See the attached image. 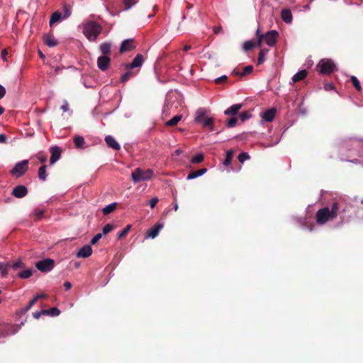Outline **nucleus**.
<instances>
[{
    "mask_svg": "<svg viewBox=\"0 0 363 363\" xmlns=\"http://www.w3.org/2000/svg\"><path fill=\"white\" fill-rule=\"evenodd\" d=\"M339 209V204L334 203L330 209L328 207H325L319 209L316 213V222L319 225H323L328 220H330L337 216V211Z\"/></svg>",
    "mask_w": 363,
    "mask_h": 363,
    "instance_id": "1",
    "label": "nucleus"
},
{
    "mask_svg": "<svg viewBox=\"0 0 363 363\" xmlns=\"http://www.w3.org/2000/svg\"><path fill=\"white\" fill-rule=\"evenodd\" d=\"M101 31V26L96 21H88L83 23V33L89 41H96Z\"/></svg>",
    "mask_w": 363,
    "mask_h": 363,
    "instance_id": "2",
    "label": "nucleus"
},
{
    "mask_svg": "<svg viewBox=\"0 0 363 363\" xmlns=\"http://www.w3.org/2000/svg\"><path fill=\"white\" fill-rule=\"evenodd\" d=\"M153 175V171L150 169L143 170L138 167L135 170L132 172L131 178L135 184L139 183L143 181L150 180Z\"/></svg>",
    "mask_w": 363,
    "mask_h": 363,
    "instance_id": "3",
    "label": "nucleus"
},
{
    "mask_svg": "<svg viewBox=\"0 0 363 363\" xmlns=\"http://www.w3.org/2000/svg\"><path fill=\"white\" fill-rule=\"evenodd\" d=\"M317 67L319 68L320 74H329L335 71V64L331 60L323 59L318 62Z\"/></svg>",
    "mask_w": 363,
    "mask_h": 363,
    "instance_id": "4",
    "label": "nucleus"
},
{
    "mask_svg": "<svg viewBox=\"0 0 363 363\" xmlns=\"http://www.w3.org/2000/svg\"><path fill=\"white\" fill-rule=\"evenodd\" d=\"M28 169V160H25L17 162L11 171L16 177L23 176Z\"/></svg>",
    "mask_w": 363,
    "mask_h": 363,
    "instance_id": "5",
    "label": "nucleus"
},
{
    "mask_svg": "<svg viewBox=\"0 0 363 363\" xmlns=\"http://www.w3.org/2000/svg\"><path fill=\"white\" fill-rule=\"evenodd\" d=\"M55 267V261L52 259L47 258L40 260L35 263V267L41 272H49Z\"/></svg>",
    "mask_w": 363,
    "mask_h": 363,
    "instance_id": "6",
    "label": "nucleus"
},
{
    "mask_svg": "<svg viewBox=\"0 0 363 363\" xmlns=\"http://www.w3.org/2000/svg\"><path fill=\"white\" fill-rule=\"evenodd\" d=\"M278 35L279 33L277 30H272L266 33L263 37V39L268 46L272 47L276 44Z\"/></svg>",
    "mask_w": 363,
    "mask_h": 363,
    "instance_id": "7",
    "label": "nucleus"
},
{
    "mask_svg": "<svg viewBox=\"0 0 363 363\" xmlns=\"http://www.w3.org/2000/svg\"><path fill=\"white\" fill-rule=\"evenodd\" d=\"M277 109L275 108H269L260 114L262 122H272L276 116Z\"/></svg>",
    "mask_w": 363,
    "mask_h": 363,
    "instance_id": "8",
    "label": "nucleus"
},
{
    "mask_svg": "<svg viewBox=\"0 0 363 363\" xmlns=\"http://www.w3.org/2000/svg\"><path fill=\"white\" fill-rule=\"evenodd\" d=\"M111 59L109 57L102 55L97 59V67L101 71H106L109 67Z\"/></svg>",
    "mask_w": 363,
    "mask_h": 363,
    "instance_id": "9",
    "label": "nucleus"
},
{
    "mask_svg": "<svg viewBox=\"0 0 363 363\" xmlns=\"http://www.w3.org/2000/svg\"><path fill=\"white\" fill-rule=\"evenodd\" d=\"M28 194V189L24 185H18L13 188L12 195L16 198L21 199L26 196Z\"/></svg>",
    "mask_w": 363,
    "mask_h": 363,
    "instance_id": "10",
    "label": "nucleus"
},
{
    "mask_svg": "<svg viewBox=\"0 0 363 363\" xmlns=\"http://www.w3.org/2000/svg\"><path fill=\"white\" fill-rule=\"evenodd\" d=\"M51 153L50 164H54L60 158L62 153V150L58 146H53L50 149Z\"/></svg>",
    "mask_w": 363,
    "mask_h": 363,
    "instance_id": "11",
    "label": "nucleus"
},
{
    "mask_svg": "<svg viewBox=\"0 0 363 363\" xmlns=\"http://www.w3.org/2000/svg\"><path fill=\"white\" fill-rule=\"evenodd\" d=\"M144 62V57L141 54H138L130 65H126L125 67L128 69H134L142 67Z\"/></svg>",
    "mask_w": 363,
    "mask_h": 363,
    "instance_id": "12",
    "label": "nucleus"
},
{
    "mask_svg": "<svg viewBox=\"0 0 363 363\" xmlns=\"http://www.w3.org/2000/svg\"><path fill=\"white\" fill-rule=\"evenodd\" d=\"M162 228H163V224L157 223V225H155L154 227L150 228L147 232L145 238L154 239L155 238H156L158 235L160 231L162 229Z\"/></svg>",
    "mask_w": 363,
    "mask_h": 363,
    "instance_id": "13",
    "label": "nucleus"
},
{
    "mask_svg": "<svg viewBox=\"0 0 363 363\" xmlns=\"http://www.w3.org/2000/svg\"><path fill=\"white\" fill-rule=\"evenodd\" d=\"M92 254V248L89 245H84L77 253V257L86 258Z\"/></svg>",
    "mask_w": 363,
    "mask_h": 363,
    "instance_id": "14",
    "label": "nucleus"
},
{
    "mask_svg": "<svg viewBox=\"0 0 363 363\" xmlns=\"http://www.w3.org/2000/svg\"><path fill=\"white\" fill-rule=\"evenodd\" d=\"M105 141L109 147L115 150H119L121 149L119 143L115 140V138L113 136L106 135L105 137Z\"/></svg>",
    "mask_w": 363,
    "mask_h": 363,
    "instance_id": "15",
    "label": "nucleus"
},
{
    "mask_svg": "<svg viewBox=\"0 0 363 363\" xmlns=\"http://www.w3.org/2000/svg\"><path fill=\"white\" fill-rule=\"evenodd\" d=\"M242 106V104H233L224 111V114L227 115V116H234L241 109Z\"/></svg>",
    "mask_w": 363,
    "mask_h": 363,
    "instance_id": "16",
    "label": "nucleus"
},
{
    "mask_svg": "<svg viewBox=\"0 0 363 363\" xmlns=\"http://www.w3.org/2000/svg\"><path fill=\"white\" fill-rule=\"evenodd\" d=\"M133 48V40L128 39L125 40L122 42L120 46V52H124L126 51H129Z\"/></svg>",
    "mask_w": 363,
    "mask_h": 363,
    "instance_id": "17",
    "label": "nucleus"
},
{
    "mask_svg": "<svg viewBox=\"0 0 363 363\" xmlns=\"http://www.w3.org/2000/svg\"><path fill=\"white\" fill-rule=\"evenodd\" d=\"M281 16L284 22L291 23L292 22V13L289 9H284L281 12Z\"/></svg>",
    "mask_w": 363,
    "mask_h": 363,
    "instance_id": "18",
    "label": "nucleus"
},
{
    "mask_svg": "<svg viewBox=\"0 0 363 363\" xmlns=\"http://www.w3.org/2000/svg\"><path fill=\"white\" fill-rule=\"evenodd\" d=\"M207 113V111L204 108H199L196 110L195 113L194 121L196 123L200 122L203 120V118H206L205 116Z\"/></svg>",
    "mask_w": 363,
    "mask_h": 363,
    "instance_id": "19",
    "label": "nucleus"
},
{
    "mask_svg": "<svg viewBox=\"0 0 363 363\" xmlns=\"http://www.w3.org/2000/svg\"><path fill=\"white\" fill-rule=\"evenodd\" d=\"M307 77V71L302 69L298 71L292 77V82L295 83L304 79Z\"/></svg>",
    "mask_w": 363,
    "mask_h": 363,
    "instance_id": "20",
    "label": "nucleus"
},
{
    "mask_svg": "<svg viewBox=\"0 0 363 363\" xmlns=\"http://www.w3.org/2000/svg\"><path fill=\"white\" fill-rule=\"evenodd\" d=\"M206 171H207V169L206 168H202L197 171L193 172L189 174V175L186 177V179L191 180V179H196L199 177L203 175L206 172Z\"/></svg>",
    "mask_w": 363,
    "mask_h": 363,
    "instance_id": "21",
    "label": "nucleus"
},
{
    "mask_svg": "<svg viewBox=\"0 0 363 363\" xmlns=\"http://www.w3.org/2000/svg\"><path fill=\"white\" fill-rule=\"evenodd\" d=\"M199 123H201L203 127H208L210 128L211 131L214 130L213 118H209V117L203 118V120L201 121H200Z\"/></svg>",
    "mask_w": 363,
    "mask_h": 363,
    "instance_id": "22",
    "label": "nucleus"
},
{
    "mask_svg": "<svg viewBox=\"0 0 363 363\" xmlns=\"http://www.w3.org/2000/svg\"><path fill=\"white\" fill-rule=\"evenodd\" d=\"M74 143L75 147L78 149H83L85 147V140L82 136L76 135L74 138Z\"/></svg>",
    "mask_w": 363,
    "mask_h": 363,
    "instance_id": "23",
    "label": "nucleus"
},
{
    "mask_svg": "<svg viewBox=\"0 0 363 363\" xmlns=\"http://www.w3.org/2000/svg\"><path fill=\"white\" fill-rule=\"evenodd\" d=\"M99 50L104 55L106 56V55L109 54L111 52V43L108 42L101 43Z\"/></svg>",
    "mask_w": 363,
    "mask_h": 363,
    "instance_id": "24",
    "label": "nucleus"
},
{
    "mask_svg": "<svg viewBox=\"0 0 363 363\" xmlns=\"http://www.w3.org/2000/svg\"><path fill=\"white\" fill-rule=\"evenodd\" d=\"M253 71V67L252 65H248L244 68L243 72H239L235 70H233V74L240 76V77H244L246 74H251Z\"/></svg>",
    "mask_w": 363,
    "mask_h": 363,
    "instance_id": "25",
    "label": "nucleus"
},
{
    "mask_svg": "<svg viewBox=\"0 0 363 363\" xmlns=\"http://www.w3.org/2000/svg\"><path fill=\"white\" fill-rule=\"evenodd\" d=\"M44 41L45 43L50 48L56 46L57 44V40L53 37L49 35L45 36Z\"/></svg>",
    "mask_w": 363,
    "mask_h": 363,
    "instance_id": "26",
    "label": "nucleus"
},
{
    "mask_svg": "<svg viewBox=\"0 0 363 363\" xmlns=\"http://www.w3.org/2000/svg\"><path fill=\"white\" fill-rule=\"evenodd\" d=\"M233 157V151L232 150H228L225 152V160L223 162V164L225 166H228L231 163L232 159Z\"/></svg>",
    "mask_w": 363,
    "mask_h": 363,
    "instance_id": "27",
    "label": "nucleus"
},
{
    "mask_svg": "<svg viewBox=\"0 0 363 363\" xmlns=\"http://www.w3.org/2000/svg\"><path fill=\"white\" fill-rule=\"evenodd\" d=\"M116 207V203H110L102 208V212L104 215H108L112 213Z\"/></svg>",
    "mask_w": 363,
    "mask_h": 363,
    "instance_id": "28",
    "label": "nucleus"
},
{
    "mask_svg": "<svg viewBox=\"0 0 363 363\" xmlns=\"http://www.w3.org/2000/svg\"><path fill=\"white\" fill-rule=\"evenodd\" d=\"M47 166L43 165L38 169V177L42 181H45L48 177L46 172Z\"/></svg>",
    "mask_w": 363,
    "mask_h": 363,
    "instance_id": "29",
    "label": "nucleus"
},
{
    "mask_svg": "<svg viewBox=\"0 0 363 363\" xmlns=\"http://www.w3.org/2000/svg\"><path fill=\"white\" fill-rule=\"evenodd\" d=\"M182 118V115L175 116L172 119L167 121L165 124L167 126H174L181 121Z\"/></svg>",
    "mask_w": 363,
    "mask_h": 363,
    "instance_id": "30",
    "label": "nucleus"
},
{
    "mask_svg": "<svg viewBox=\"0 0 363 363\" xmlns=\"http://www.w3.org/2000/svg\"><path fill=\"white\" fill-rule=\"evenodd\" d=\"M62 18V14L59 11L53 13L50 19V25L52 26L53 23L58 22Z\"/></svg>",
    "mask_w": 363,
    "mask_h": 363,
    "instance_id": "31",
    "label": "nucleus"
},
{
    "mask_svg": "<svg viewBox=\"0 0 363 363\" xmlns=\"http://www.w3.org/2000/svg\"><path fill=\"white\" fill-rule=\"evenodd\" d=\"M44 312H45L46 315L52 317L57 316L60 313V310L56 307H53L49 310H44Z\"/></svg>",
    "mask_w": 363,
    "mask_h": 363,
    "instance_id": "32",
    "label": "nucleus"
},
{
    "mask_svg": "<svg viewBox=\"0 0 363 363\" xmlns=\"http://www.w3.org/2000/svg\"><path fill=\"white\" fill-rule=\"evenodd\" d=\"M33 275V270L28 269L18 273V277L21 279H28Z\"/></svg>",
    "mask_w": 363,
    "mask_h": 363,
    "instance_id": "33",
    "label": "nucleus"
},
{
    "mask_svg": "<svg viewBox=\"0 0 363 363\" xmlns=\"http://www.w3.org/2000/svg\"><path fill=\"white\" fill-rule=\"evenodd\" d=\"M135 75V73L133 71H128L125 73H124L121 78V81L122 82H127L130 78L133 77Z\"/></svg>",
    "mask_w": 363,
    "mask_h": 363,
    "instance_id": "34",
    "label": "nucleus"
},
{
    "mask_svg": "<svg viewBox=\"0 0 363 363\" xmlns=\"http://www.w3.org/2000/svg\"><path fill=\"white\" fill-rule=\"evenodd\" d=\"M267 52H268V50H265V49H263L259 52V55H258V59H257L258 65H261L264 62L265 56L267 54Z\"/></svg>",
    "mask_w": 363,
    "mask_h": 363,
    "instance_id": "35",
    "label": "nucleus"
},
{
    "mask_svg": "<svg viewBox=\"0 0 363 363\" xmlns=\"http://www.w3.org/2000/svg\"><path fill=\"white\" fill-rule=\"evenodd\" d=\"M203 158H204L203 155L202 153H199V154H196V155H194L191 159V162L194 163V164H199V163L203 162Z\"/></svg>",
    "mask_w": 363,
    "mask_h": 363,
    "instance_id": "36",
    "label": "nucleus"
},
{
    "mask_svg": "<svg viewBox=\"0 0 363 363\" xmlns=\"http://www.w3.org/2000/svg\"><path fill=\"white\" fill-rule=\"evenodd\" d=\"M131 228V225H128L124 229H123L121 231L118 232L117 234L118 239H121L124 238L128 233L130 231Z\"/></svg>",
    "mask_w": 363,
    "mask_h": 363,
    "instance_id": "37",
    "label": "nucleus"
},
{
    "mask_svg": "<svg viewBox=\"0 0 363 363\" xmlns=\"http://www.w3.org/2000/svg\"><path fill=\"white\" fill-rule=\"evenodd\" d=\"M138 0H123V3L125 6V10L130 9L132 6L136 4Z\"/></svg>",
    "mask_w": 363,
    "mask_h": 363,
    "instance_id": "38",
    "label": "nucleus"
},
{
    "mask_svg": "<svg viewBox=\"0 0 363 363\" xmlns=\"http://www.w3.org/2000/svg\"><path fill=\"white\" fill-rule=\"evenodd\" d=\"M351 82H352L353 86L356 88V89H357L358 91H361L362 87H361L360 83H359L358 79L355 76L351 77Z\"/></svg>",
    "mask_w": 363,
    "mask_h": 363,
    "instance_id": "39",
    "label": "nucleus"
},
{
    "mask_svg": "<svg viewBox=\"0 0 363 363\" xmlns=\"http://www.w3.org/2000/svg\"><path fill=\"white\" fill-rule=\"evenodd\" d=\"M255 45V43L252 40H247L244 43L242 48L245 50L247 51L251 50Z\"/></svg>",
    "mask_w": 363,
    "mask_h": 363,
    "instance_id": "40",
    "label": "nucleus"
},
{
    "mask_svg": "<svg viewBox=\"0 0 363 363\" xmlns=\"http://www.w3.org/2000/svg\"><path fill=\"white\" fill-rule=\"evenodd\" d=\"M249 159H250V156H249L248 153H247V152H242L238 155V160L241 163H243L244 162H245L246 160H247Z\"/></svg>",
    "mask_w": 363,
    "mask_h": 363,
    "instance_id": "41",
    "label": "nucleus"
},
{
    "mask_svg": "<svg viewBox=\"0 0 363 363\" xmlns=\"http://www.w3.org/2000/svg\"><path fill=\"white\" fill-rule=\"evenodd\" d=\"M237 121L238 120L236 118L232 117L227 121L226 125L228 128H233L236 125Z\"/></svg>",
    "mask_w": 363,
    "mask_h": 363,
    "instance_id": "42",
    "label": "nucleus"
},
{
    "mask_svg": "<svg viewBox=\"0 0 363 363\" xmlns=\"http://www.w3.org/2000/svg\"><path fill=\"white\" fill-rule=\"evenodd\" d=\"M256 37L257 39V46H260L264 35L261 33L259 28H258L256 30Z\"/></svg>",
    "mask_w": 363,
    "mask_h": 363,
    "instance_id": "43",
    "label": "nucleus"
},
{
    "mask_svg": "<svg viewBox=\"0 0 363 363\" xmlns=\"http://www.w3.org/2000/svg\"><path fill=\"white\" fill-rule=\"evenodd\" d=\"M239 118H240V120L244 122L246 120H248L251 118V114L247 111L245 112H242L240 115H239Z\"/></svg>",
    "mask_w": 363,
    "mask_h": 363,
    "instance_id": "44",
    "label": "nucleus"
},
{
    "mask_svg": "<svg viewBox=\"0 0 363 363\" xmlns=\"http://www.w3.org/2000/svg\"><path fill=\"white\" fill-rule=\"evenodd\" d=\"M113 229V227L111 224H106L102 229V235H106L109 233Z\"/></svg>",
    "mask_w": 363,
    "mask_h": 363,
    "instance_id": "45",
    "label": "nucleus"
},
{
    "mask_svg": "<svg viewBox=\"0 0 363 363\" xmlns=\"http://www.w3.org/2000/svg\"><path fill=\"white\" fill-rule=\"evenodd\" d=\"M102 238L101 233L96 234L91 240L90 242L91 245H95Z\"/></svg>",
    "mask_w": 363,
    "mask_h": 363,
    "instance_id": "46",
    "label": "nucleus"
},
{
    "mask_svg": "<svg viewBox=\"0 0 363 363\" xmlns=\"http://www.w3.org/2000/svg\"><path fill=\"white\" fill-rule=\"evenodd\" d=\"M227 79H228V77L226 75H222V76L215 79V82L216 84L224 83L227 81Z\"/></svg>",
    "mask_w": 363,
    "mask_h": 363,
    "instance_id": "47",
    "label": "nucleus"
},
{
    "mask_svg": "<svg viewBox=\"0 0 363 363\" xmlns=\"http://www.w3.org/2000/svg\"><path fill=\"white\" fill-rule=\"evenodd\" d=\"M24 266L23 263L21 262V261H17L16 262H14L13 264H12V267L13 269H18L19 268H23Z\"/></svg>",
    "mask_w": 363,
    "mask_h": 363,
    "instance_id": "48",
    "label": "nucleus"
},
{
    "mask_svg": "<svg viewBox=\"0 0 363 363\" xmlns=\"http://www.w3.org/2000/svg\"><path fill=\"white\" fill-rule=\"evenodd\" d=\"M44 213V211L40 208H36L33 211V214L38 218H41Z\"/></svg>",
    "mask_w": 363,
    "mask_h": 363,
    "instance_id": "49",
    "label": "nucleus"
},
{
    "mask_svg": "<svg viewBox=\"0 0 363 363\" xmlns=\"http://www.w3.org/2000/svg\"><path fill=\"white\" fill-rule=\"evenodd\" d=\"M158 199L157 197H154L152 198L150 201V206L151 208H155V206H156V204L158 202Z\"/></svg>",
    "mask_w": 363,
    "mask_h": 363,
    "instance_id": "50",
    "label": "nucleus"
},
{
    "mask_svg": "<svg viewBox=\"0 0 363 363\" xmlns=\"http://www.w3.org/2000/svg\"><path fill=\"white\" fill-rule=\"evenodd\" d=\"M38 301V297H34L26 307V311L30 310Z\"/></svg>",
    "mask_w": 363,
    "mask_h": 363,
    "instance_id": "51",
    "label": "nucleus"
},
{
    "mask_svg": "<svg viewBox=\"0 0 363 363\" xmlns=\"http://www.w3.org/2000/svg\"><path fill=\"white\" fill-rule=\"evenodd\" d=\"M42 315H46L45 312H44V310L35 312L33 313V317L36 319H38Z\"/></svg>",
    "mask_w": 363,
    "mask_h": 363,
    "instance_id": "52",
    "label": "nucleus"
},
{
    "mask_svg": "<svg viewBox=\"0 0 363 363\" xmlns=\"http://www.w3.org/2000/svg\"><path fill=\"white\" fill-rule=\"evenodd\" d=\"M61 108L64 112H67L69 111V104L67 101H64V103H63L62 106H61Z\"/></svg>",
    "mask_w": 363,
    "mask_h": 363,
    "instance_id": "53",
    "label": "nucleus"
},
{
    "mask_svg": "<svg viewBox=\"0 0 363 363\" xmlns=\"http://www.w3.org/2000/svg\"><path fill=\"white\" fill-rule=\"evenodd\" d=\"M6 94L5 88L0 84V99H2Z\"/></svg>",
    "mask_w": 363,
    "mask_h": 363,
    "instance_id": "54",
    "label": "nucleus"
},
{
    "mask_svg": "<svg viewBox=\"0 0 363 363\" xmlns=\"http://www.w3.org/2000/svg\"><path fill=\"white\" fill-rule=\"evenodd\" d=\"M7 140V137L4 134H0V143H5Z\"/></svg>",
    "mask_w": 363,
    "mask_h": 363,
    "instance_id": "55",
    "label": "nucleus"
},
{
    "mask_svg": "<svg viewBox=\"0 0 363 363\" xmlns=\"http://www.w3.org/2000/svg\"><path fill=\"white\" fill-rule=\"evenodd\" d=\"M1 274L2 277H5L8 274V270L6 268H2L1 270Z\"/></svg>",
    "mask_w": 363,
    "mask_h": 363,
    "instance_id": "56",
    "label": "nucleus"
},
{
    "mask_svg": "<svg viewBox=\"0 0 363 363\" xmlns=\"http://www.w3.org/2000/svg\"><path fill=\"white\" fill-rule=\"evenodd\" d=\"M64 286L65 288V290H69L72 287V284L69 281H65L64 284Z\"/></svg>",
    "mask_w": 363,
    "mask_h": 363,
    "instance_id": "57",
    "label": "nucleus"
},
{
    "mask_svg": "<svg viewBox=\"0 0 363 363\" xmlns=\"http://www.w3.org/2000/svg\"><path fill=\"white\" fill-rule=\"evenodd\" d=\"M71 15V12L69 9H66L65 12L64 18H67Z\"/></svg>",
    "mask_w": 363,
    "mask_h": 363,
    "instance_id": "58",
    "label": "nucleus"
},
{
    "mask_svg": "<svg viewBox=\"0 0 363 363\" xmlns=\"http://www.w3.org/2000/svg\"><path fill=\"white\" fill-rule=\"evenodd\" d=\"M39 160L40 161V162L44 163V162H46L47 158H46V157L40 156V157H39Z\"/></svg>",
    "mask_w": 363,
    "mask_h": 363,
    "instance_id": "59",
    "label": "nucleus"
},
{
    "mask_svg": "<svg viewBox=\"0 0 363 363\" xmlns=\"http://www.w3.org/2000/svg\"><path fill=\"white\" fill-rule=\"evenodd\" d=\"M35 297H38V299L40 298H45V297H47V295L45 294H38Z\"/></svg>",
    "mask_w": 363,
    "mask_h": 363,
    "instance_id": "60",
    "label": "nucleus"
},
{
    "mask_svg": "<svg viewBox=\"0 0 363 363\" xmlns=\"http://www.w3.org/2000/svg\"><path fill=\"white\" fill-rule=\"evenodd\" d=\"M6 55H7V52H6V50H4L2 51V53H1L2 57H3L4 59H6Z\"/></svg>",
    "mask_w": 363,
    "mask_h": 363,
    "instance_id": "61",
    "label": "nucleus"
},
{
    "mask_svg": "<svg viewBox=\"0 0 363 363\" xmlns=\"http://www.w3.org/2000/svg\"><path fill=\"white\" fill-rule=\"evenodd\" d=\"M182 153V150L180 149H177L175 150V155L179 156Z\"/></svg>",
    "mask_w": 363,
    "mask_h": 363,
    "instance_id": "62",
    "label": "nucleus"
},
{
    "mask_svg": "<svg viewBox=\"0 0 363 363\" xmlns=\"http://www.w3.org/2000/svg\"><path fill=\"white\" fill-rule=\"evenodd\" d=\"M280 139H279L278 140H277L273 144H269V145H267L266 147H272L274 145H277L279 142Z\"/></svg>",
    "mask_w": 363,
    "mask_h": 363,
    "instance_id": "63",
    "label": "nucleus"
},
{
    "mask_svg": "<svg viewBox=\"0 0 363 363\" xmlns=\"http://www.w3.org/2000/svg\"><path fill=\"white\" fill-rule=\"evenodd\" d=\"M178 208H179L178 204H177V203H175L174 204V208H174V211H177V210L178 209Z\"/></svg>",
    "mask_w": 363,
    "mask_h": 363,
    "instance_id": "64",
    "label": "nucleus"
}]
</instances>
